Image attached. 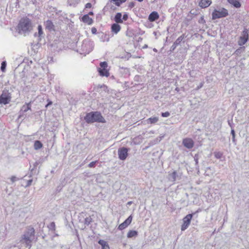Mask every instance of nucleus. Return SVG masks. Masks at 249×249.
<instances>
[{
    "label": "nucleus",
    "instance_id": "nucleus-45",
    "mask_svg": "<svg viewBox=\"0 0 249 249\" xmlns=\"http://www.w3.org/2000/svg\"><path fill=\"white\" fill-rule=\"evenodd\" d=\"M128 15L126 13L124 14L123 16V18H122L123 20H124V21H126L128 19Z\"/></svg>",
    "mask_w": 249,
    "mask_h": 249
},
{
    "label": "nucleus",
    "instance_id": "nucleus-51",
    "mask_svg": "<svg viewBox=\"0 0 249 249\" xmlns=\"http://www.w3.org/2000/svg\"><path fill=\"white\" fill-rule=\"evenodd\" d=\"M33 181V179H29L27 181V186H30L31 185V183Z\"/></svg>",
    "mask_w": 249,
    "mask_h": 249
},
{
    "label": "nucleus",
    "instance_id": "nucleus-46",
    "mask_svg": "<svg viewBox=\"0 0 249 249\" xmlns=\"http://www.w3.org/2000/svg\"><path fill=\"white\" fill-rule=\"evenodd\" d=\"M10 179L12 182H14L18 180V179L16 177L13 176L11 177Z\"/></svg>",
    "mask_w": 249,
    "mask_h": 249
},
{
    "label": "nucleus",
    "instance_id": "nucleus-38",
    "mask_svg": "<svg viewBox=\"0 0 249 249\" xmlns=\"http://www.w3.org/2000/svg\"><path fill=\"white\" fill-rule=\"evenodd\" d=\"M98 162V160H96L90 162L88 164V167L89 168H94L95 167L96 163Z\"/></svg>",
    "mask_w": 249,
    "mask_h": 249
},
{
    "label": "nucleus",
    "instance_id": "nucleus-35",
    "mask_svg": "<svg viewBox=\"0 0 249 249\" xmlns=\"http://www.w3.org/2000/svg\"><path fill=\"white\" fill-rule=\"evenodd\" d=\"M110 1L113 2L117 6H120L122 4L124 3L122 0H110Z\"/></svg>",
    "mask_w": 249,
    "mask_h": 249
},
{
    "label": "nucleus",
    "instance_id": "nucleus-53",
    "mask_svg": "<svg viewBox=\"0 0 249 249\" xmlns=\"http://www.w3.org/2000/svg\"><path fill=\"white\" fill-rule=\"evenodd\" d=\"M228 124L231 128H233L231 123L230 121H228Z\"/></svg>",
    "mask_w": 249,
    "mask_h": 249
},
{
    "label": "nucleus",
    "instance_id": "nucleus-43",
    "mask_svg": "<svg viewBox=\"0 0 249 249\" xmlns=\"http://www.w3.org/2000/svg\"><path fill=\"white\" fill-rule=\"evenodd\" d=\"M140 79H141V76L140 75H135L134 78V81H136V82H138L140 81Z\"/></svg>",
    "mask_w": 249,
    "mask_h": 249
},
{
    "label": "nucleus",
    "instance_id": "nucleus-21",
    "mask_svg": "<svg viewBox=\"0 0 249 249\" xmlns=\"http://www.w3.org/2000/svg\"><path fill=\"white\" fill-rule=\"evenodd\" d=\"M114 20L115 21V23H122L123 21L122 13L120 12L117 13L114 16Z\"/></svg>",
    "mask_w": 249,
    "mask_h": 249
},
{
    "label": "nucleus",
    "instance_id": "nucleus-61",
    "mask_svg": "<svg viewBox=\"0 0 249 249\" xmlns=\"http://www.w3.org/2000/svg\"><path fill=\"white\" fill-rule=\"evenodd\" d=\"M154 34H155V35H156L157 33L156 32H154Z\"/></svg>",
    "mask_w": 249,
    "mask_h": 249
},
{
    "label": "nucleus",
    "instance_id": "nucleus-16",
    "mask_svg": "<svg viewBox=\"0 0 249 249\" xmlns=\"http://www.w3.org/2000/svg\"><path fill=\"white\" fill-rule=\"evenodd\" d=\"M80 20L83 22L88 25H91L93 22V19L89 16V15H84Z\"/></svg>",
    "mask_w": 249,
    "mask_h": 249
},
{
    "label": "nucleus",
    "instance_id": "nucleus-54",
    "mask_svg": "<svg viewBox=\"0 0 249 249\" xmlns=\"http://www.w3.org/2000/svg\"><path fill=\"white\" fill-rule=\"evenodd\" d=\"M87 15H89H89H93V12L92 11H90L88 14Z\"/></svg>",
    "mask_w": 249,
    "mask_h": 249
},
{
    "label": "nucleus",
    "instance_id": "nucleus-9",
    "mask_svg": "<svg viewBox=\"0 0 249 249\" xmlns=\"http://www.w3.org/2000/svg\"><path fill=\"white\" fill-rule=\"evenodd\" d=\"M44 26L45 30L50 33L55 32L56 31L55 26L51 19H47V20L44 21Z\"/></svg>",
    "mask_w": 249,
    "mask_h": 249
},
{
    "label": "nucleus",
    "instance_id": "nucleus-15",
    "mask_svg": "<svg viewBox=\"0 0 249 249\" xmlns=\"http://www.w3.org/2000/svg\"><path fill=\"white\" fill-rule=\"evenodd\" d=\"M121 29V26L118 23H114L111 25V31L114 34H117Z\"/></svg>",
    "mask_w": 249,
    "mask_h": 249
},
{
    "label": "nucleus",
    "instance_id": "nucleus-20",
    "mask_svg": "<svg viewBox=\"0 0 249 249\" xmlns=\"http://www.w3.org/2000/svg\"><path fill=\"white\" fill-rule=\"evenodd\" d=\"M20 241L22 242L23 243H25L26 245V247L29 248V249H30L31 248L32 240L31 239V238H26L25 237V236L24 237H21Z\"/></svg>",
    "mask_w": 249,
    "mask_h": 249
},
{
    "label": "nucleus",
    "instance_id": "nucleus-44",
    "mask_svg": "<svg viewBox=\"0 0 249 249\" xmlns=\"http://www.w3.org/2000/svg\"><path fill=\"white\" fill-rule=\"evenodd\" d=\"M135 5V3L133 1L130 2L128 4V7L130 9L133 8Z\"/></svg>",
    "mask_w": 249,
    "mask_h": 249
},
{
    "label": "nucleus",
    "instance_id": "nucleus-60",
    "mask_svg": "<svg viewBox=\"0 0 249 249\" xmlns=\"http://www.w3.org/2000/svg\"><path fill=\"white\" fill-rule=\"evenodd\" d=\"M122 0L124 3L127 0Z\"/></svg>",
    "mask_w": 249,
    "mask_h": 249
},
{
    "label": "nucleus",
    "instance_id": "nucleus-48",
    "mask_svg": "<svg viewBox=\"0 0 249 249\" xmlns=\"http://www.w3.org/2000/svg\"><path fill=\"white\" fill-rule=\"evenodd\" d=\"M47 102H48V103L45 106V107L46 108L48 107L49 106H51V105H52V104H53L52 101H51V100H50L49 99L47 100Z\"/></svg>",
    "mask_w": 249,
    "mask_h": 249
},
{
    "label": "nucleus",
    "instance_id": "nucleus-12",
    "mask_svg": "<svg viewBox=\"0 0 249 249\" xmlns=\"http://www.w3.org/2000/svg\"><path fill=\"white\" fill-rule=\"evenodd\" d=\"M160 18V16L157 11L152 12L148 16V19L150 22H154L158 20Z\"/></svg>",
    "mask_w": 249,
    "mask_h": 249
},
{
    "label": "nucleus",
    "instance_id": "nucleus-17",
    "mask_svg": "<svg viewBox=\"0 0 249 249\" xmlns=\"http://www.w3.org/2000/svg\"><path fill=\"white\" fill-rule=\"evenodd\" d=\"M37 30H38V41L40 42L41 39L44 38L45 34L44 33L43 28L41 25H38L37 26Z\"/></svg>",
    "mask_w": 249,
    "mask_h": 249
},
{
    "label": "nucleus",
    "instance_id": "nucleus-19",
    "mask_svg": "<svg viewBox=\"0 0 249 249\" xmlns=\"http://www.w3.org/2000/svg\"><path fill=\"white\" fill-rule=\"evenodd\" d=\"M169 180L172 182H175L177 179L178 178V175L177 171H174L172 173L169 174Z\"/></svg>",
    "mask_w": 249,
    "mask_h": 249
},
{
    "label": "nucleus",
    "instance_id": "nucleus-13",
    "mask_svg": "<svg viewBox=\"0 0 249 249\" xmlns=\"http://www.w3.org/2000/svg\"><path fill=\"white\" fill-rule=\"evenodd\" d=\"M35 235V229L33 227H30L28 229L27 231L22 235V237H25L31 238L32 237H34Z\"/></svg>",
    "mask_w": 249,
    "mask_h": 249
},
{
    "label": "nucleus",
    "instance_id": "nucleus-27",
    "mask_svg": "<svg viewBox=\"0 0 249 249\" xmlns=\"http://www.w3.org/2000/svg\"><path fill=\"white\" fill-rule=\"evenodd\" d=\"M138 235V232L135 230H130L127 234V238H132L133 237H136Z\"/></svg>",
    "mask_w": 249,
    "mask_h": 249
},
{
    "label": "nucleus",
    "instance_id": "nucleus-36",
    "mask_svg": "<svg viewBox=\"0 0 249 249\" xmlns=\"http://www.w3.org/2000/svg\"><path fill=\"white\" fill-rule=\"evenodd\" d=\"M6 62L5 61H2L1 63L0 70L2 72H5L6 67Z\"/></svg>",
    "mask_w": 249,
    "mask_h": 249
},
{
    "label": "nucleus",
    "instance_id": "nucleus-34",
    "mask_svg": "<svg viewBox=\"0 0 249 249\" xmlns=\"http://www.w3.org/2000/svg\"><path fill=\"white\" fill-rule=\"evenodd\" d=\"M214 157L217 159H221L223 157V153L221 152H214Z\"/></svg>",
    "mask_w": 249,
    "mask_h": 249
},
{
    "label": "nucleus",
    "instance_id": "nucleus-41",
    "mask_svg": "<svg viewBox=\"0 0 249 249\" xmlns=\"http://www.w3.org/2000/svg\"><path fill=\"white\" fill-rule=\"evenodd\" d=\"M170 112L168 111H166L165 112H161V116L162 117H168L170 116Z\"/></svg>",
    "mask_w": 249,
    "mask_h": 249
},
{
    "label": "nucleus",
    "instance_id": "nucleus-57",
    "mask_svg": "<svg viewBox=\"0 0 249 249\" xmlns=\"http://www.w3.org/2000/svg\"><path fill=\"white\" fill-rule=\"evenodd\" d=\"M37 35H38V33H35L34 34V36L36 37V36H37Z\"/></svg>",
    "mask_w": 249,
    "mask_h": 249
},
{
    "label": "nucleus",
    "instance_id": "nucleus-23",
    "mask_svg": "<svg viewBox=\"0 0 249 249\" xmlns=\"http://www.w3.org/2000/svg\"><path fill=\"white\" fill-rule=\"evenodd\" d=\"M98 243L101 246V249H110L108 244L106 241L103 239H100L98 241Z\"/></svg>",
    "mask_w": 249,
    "mask_h": 249
},
{
    "label": "nucleus",
    "instance_id": "nucleus-39",
    "mask_svg": "<svg viewBox=\"0 0 249 249\" xmlns=\"http://www.w3.org/2000/svg\"><path fill=\"white\" fill-rule=\"evenodd\" d=\"M98 36L100 37V40L101 41H105V40L103 39V37H105L106 35H105L103 32H98Z\"/></svg>",
    "mask_w": 249,
    "mask_h": 249
},
{
    "label": "nucleus",
    "instance_id": "nucleus-40",
    "mask_svg": "<svg viewBox=\"0 0 249 249\" xmlns=\"http://www.w3.org/2000/svg\"><path fill=\"white\" fill-rule=\"evenodd\" d=\"M178 46V45L177 44H176L174 42L173 43V44L172 45V46L170 47V49L169 50V52L170 53H171L172 52H173L175 50V49L176 48V47Z\"/></svg>",
    "mask_w": 249,
    "mask_h": 249
},
{
    "label": "nucleus",
    "instance_id": "nucleus-52",
    "mask_svg": "<svg viewBox=\"0 0 249 249\" xmlns=\"http://www.w3.org/2000/svg\"><path fill=\"white\" fill-rule=\"evenodd\" d=\"M235 138V136H232V141L235 144H236V141Z\"/></svg>",
    "mask_w": 249,
    "mask_h": 249
},
{
    "label": "nucleus",
    "instance_id": "nucleus-56",
    "mask_svg": "<svg viewBox=\"0 0 249 249\" xmlns=\"http://www.w3.org/2000/svg\"><path fill=\"white\" fill-rule=\"evenodd\" d=\"M132 204V201H129L127 202V204L130 205Z\"/></svg>",
    "mask_w": 249,
    "mask_h": 249
},
{
    "label": "nucleus",
    "instance_id": "nucleus-33",
    "mask_svg": "<svg viewBox=\"0 0 249 249\" xmlns=\"http://www.w3.org/2000/svg\"><path fill=\"white\" fill-rule=\"evenodd\" d=\"M92 219L90 216H88L84 219V224L89 226L92 222Z\"/></svg>",
    "mask_w": 249,
    "mask_h": 249
},
{
    "label": "nucleus",
    "instance_id": "nucleus-59",
    "mask_svg": "<svg viewBox=\"0 0 249 249\" xmlns=\"http://www.w3.org/2000/svg\"><path fill=\"white\" fill-rule=\"evenodd\" d=\"M153 51L155 52H157V50L156 48L153 49Z\"/></svg>",
    "mask_w": 249,
    "mask_h": 249
},
{
    "label": "nucleus",
    "instance_id": "nucleus-29",
    "mask_svg": "<svg viewBox=\"0 0 249 249\" xmlns=\"http://www.w3.org/2000/svg\"><path fill=\"white\" fill-rule=\"evenodd\" d=\"M199 158H200V156L198 154H195L194 157V160L195 161L196 168V169H199L198 160L199 159Z\"/></svg>",
    "mask_w": 249,
    "mask_h": 249
},
{
    "label": "nucleus",
    "instance_id": "nucleus-6",
    "mask_svg": "<svg viewBox=\"0 0 249 249\" xmlns=\"http://www.w3.org/2000/svg\"><path fill=\"white\" fill-rule=\"evenodd\" d=\"M200 211V210H198L194 213L187 214L183 218V224H182L181 227V231H184L188 228L191 223V221L193 217Z\"/></svg>",
    "mask_w": 249,
    "mask_h": 249
},
{
    "label": "nucleus",
    "instance_id": "nucleus-25",
    "mask_svg": "<svg viewBox=\"0 0 249 249\" xmlns=\"http://www.w3.org/2000/svg\"><path fill=\"white\" fill-rule=\"evenodd\" d=\"M241 38H244L247 39V40L249 41V30L246 28H244L243 31L241 33V36H240Z\"/></svg>",
    "mask_w": 249,
    "mask_h": 249
},
{
    "label": "nucleus",
    "instance_id": "nucleus-32",
    "mask_svg": "<svg viewBox=\"0 0 249 249\" xmlns=\"http://www.w3.org/2000/svg\"><path fill=\"white\" fill-rule=\"evenodd\" d=\"M245 47H241L239 48L238 49H236L235 51L234 52V54H235L236 55H239L240 54L245 50Z\"/></svg>",
    "mask_w": 249,
    "mask_h": 249
},
{
    "label": "nucleus",
    "instance_id": "nucleus-8",
    "mask_svg": "<svg viewBox=\"0 0 249 249\" xmlns=\"http://www.w3.org/2000/svg\"><path fill=\"white\" fill-rule=\"evenodd\" d=\"M129 149L125 147H122L118 149V158L120 160H124L128 156Z\"/></svg>",
    "mask_w": 249,
    "mask_h": 249
},
{
    "label": "nucleus",
    "instance_id": "nucleus-49",
    "mask_svg": "<svg viewBox=\"0 0 249 249\" xmlns=\"http://www.w3.org/2000/svg\"><path fill=\"white\" fill-rule=\"evenodd\" d=\"M91 33L92 34H96L97 33V29L95 27H92L91 28Z\"/></svg>",
    "mask_w": 249,
    "mask_h": 249
},
{
    "label": "nucleus",
    "instance_id": "nucleus-58",
    "mask_svg": "<svg viewBox=\"0 0 249 249\" xmlns=\"http://www.w3.org/2000/svg\"><path fill=\"white\" fill-rule=\"evenodd\" d=\"M23 71H22V73H21V75H20V76L21 77H22V76H23Z\"/></svg>",
    "mask_w": 249,
    "mask_h": 249
},
{
    "label": "nucleus",
    "instance_id": "nucleus-26",
    "mask_svg": "<svg viewBox=\"0 0 249 249\" xmlns=\"http://www.w3.org/2000/svg\"><path fill=\"white\" fill-rule=\"evenodd\" d=\"M43 147V144L38 140H36L34 142V147L36 150H39Z\"/></svg>",
    "mask_w": 249,
    "mask_h": 249
},
{
    "label": "nucleus",
    "instance_id": "nucleus-11",
    "mask_svg": "<svg viewBox=\"0 0 249 249\" xmlns=\"http://www.w3.org/2000/svg\"><path fill=\"white\" fill-rule=\"evenodd\" d=\"M132 220V216L130 215L122 223L119 225L118 229L120 230H123L126 228L130 224Z\"/></svg>",
    "mask_w": 249,
    "mask_h": 249
},
{
    "label": "nucleus",
    "instance_id": "nucleus-24",
    "mask_svg": "<svg viewBox=\"0 0 249 249\" xmlns=\"http://www.w3.org/2000/svg\"><path fill=\"white\" fill-rule=\"evenodd\" d=\"M186 37H187V36H186L185 34H183L181 36H179L176 39V40L174 42V43L178 46L180 44L181 42H185L184 39Z\"/></svg>",
    "mask_w": 249,
    "mask_h": 249
},
{
    "label": "nucleus",
    "instance_id": "nucleus-47",
    "mask_svg": "<svg viewBox=\"0 0 249 249\" xmlns=\"http://www.w3.org/2000/svg\"><path fill=\"white\" fill-rule=\"evenodd\" d=\"M92 7V4L90 2H89V3H87L85 6V9H88V8H90L91 7Z\"/></svg>",
    "mask_w": 249,
    "mask_h": 249
},
{
    "label": "nucleus",
    "instance_id": "nucleus-63",
    "mask_svg": "<svg viewBox=\"0 0 249 249\" xmlns=\"http://www.w3.org/2000/svg\"><path fill=\"white\" fill-rule=\"evenodd\" d=\"M109 41V38H107V41Z\"/></svg>",
    "mask_w": 249,
    "mask_h": 249
},
{
    "label": "nucleus",
    "instance_id": "nucleus-50",
    "mask_svg": "<svg viewBox=\"0 0 249 249\" xmlns=\"http://www.w3.org/2000/svg\"><path fill=\"white\" fill-rule=\"evenodd\" d=\"M231 134L232 136H235V132L233 128H231Z\"/></svg>",
    "mask_w": 249,
    "mask_h": 249
},
{
    "label": "nucleus",
    "instance_id": "nucleus-5",
    "mask_svg": "<svg viewBox=\"0 0 249 249\" xmlns=\"http://www.w3.org/2000/svg\"><path fill=\"white\" fill-rule=\"evenodd\" d=\"M228 11L225 8L214 9L212 13V18L214 20L217 18H225L228 16Z\"/></svg>",
    "mask_w": 249,
    "mask_h": 249
},
{
    "label": "nucleus",
    "instance_id": "nucleus-4",
    "mask_svg": "<svg viewBox=\"0 0 249 249\" xmlns=\"http://www.w3.org/2000/svg\"><path fill=\"white\" fill-rule=\"evenodd\" d=\"M12 91L11 89L4 88L0 95V105H7L10 102Z\"/></svg>",
    "mask_w": 249,
    "mask_h": 249
},
{
    "label": "nucleus",
    "instance_id": "nucleus-64",
    "mask_svg": "<svg viewBox=\"0 0 249 249\" xmlns=\"http://www.w3.org/2000/svg\"><path fill=\"white\" fill-rule=\"evenodd\" d=\"M144 47H147V45H145V46H144Z\"/></svg>",
    "mask_w": 249,
    "mask_h": 249
},
{
    "label": "nucleus",
    "instance_id": "nucleus-18",
    "mask_svg": "<svg viewBox=\"0 0 249 249\" xmlns=\"http://www.w3.org/2000/svg\"><path fill=\"white\" fill-rule=\"evenodd\" d=\"M212 3L210 0H201L199 2V6L202 8H205L209 6Z\"/></svg>",
    "mask_w": 249,
    "mask_h": 249
},
{
    "label": "nucleus",
    "instance_id": "nucleus-10",
    "mask_svg": "<svg viewBox=\"0 0 249 249\" xmlns=\"http://www.w3.org/2000/svg\"><path fill=\"white\" fill-rule=\"evenodd\" d=\"M182 145L188 149H191L194 146V142L191 138H184L182 140Z\"/></svg>",
    "mask_w": 249,
    "mask_h": 249
},
{
    "label": "nucleus",
    "instance_id": "nucleus-14",
    "mask_svg": "<svg viewBox=\"0 0 249 249\" xmlns=\"http://www.w3.org/2000/svg\"><path fill=\"white\" fill-rule=\"evenodd\" d=\"M31 109V105L30 103L27 104L26 105H23L19 112V115L18 116V118H20L23 117V114L25 112H26L28 110Z\"/></svg>",
    "mask_w": 249,
    "mask_h": 249
},
{
    "label": "nucleus",
    "instance_id": "nucleus-31",
    "mask_svg": "<svg viewBox=\"0 0 249 249\" xmlns=\"http://www.w3.org/2000/svg\"><path fill=\"white\" fill-rule=\"evenodd\" d=\"M39 162L38 161H36L33 164V168L31 170V174L33 175V174H36V171L35 170V169L36 168V167L39 164Z\"/></svg>",
    "mask_w": 249,
    "mask_h": 249
},
{
    "label": "nucleus",
    "instance_id": "nucleus-3",
    "mask_svg": "<svg viewBox=\"0 0 249 249\" xmlns=\"http://www.w3.org/2000/svg\"><path fill=\"white\" fill-rule=\"evenodd\" d=\"M77 43V52L81 54L89 53L91 52L93 48V44L92 42H90L89 39L84 40L81 43Z\"/></svg>",
    "mask_w": 249,
    "mask_h": 249
},
{
    "label": "nucleus",
    "instance_id": "nucleus-30",
    "mask_svg": "<svg viewBox=\"0 0 249 249\" xmlns=\"http://www.w3.org/2000/svg\"><path fill=\"white\" fill-rule=\"evenodd\" d=\"M248 41V40H247V39L241 38L240 37L238 41V45L240 46H242L243 45H245Z\"/></svg>",
    "mask_w": 249,
    "mask_h": 249
},
{
    "label": "nucleus",
    "instance_id": "nucleus-2",
    "mask_svg": "<svg viewBox=\"0 0 249 249\" xmlns=\"http://www.w3.org/2000/svg\"><path fill=\"white\" fill-rule=\"evenodd\" d=\"M33 29L31 20L28 18H21L17 26V30L19 34H29Z\"/></svg>",
    "mask_w": 249,
    "mask_h": 249
},
{
    "label": "nucleus",
    "instance_id": "nucleus-22",
    "mask_svg": "<svg viewBox=\"0 0 249 249\" xmlns=\"http://www.w3.org/2000/svg\"><path fill=\"white\" fill-rule=\"evenodd\" d=\"M227 1L236 8H239L241 6V4L238 0H227Z\"/></svg>",
    "mask_w": 249,
    "mask_h": 249
},
{
    "label": "nucleus",
    "instance_id": "nucleus-55",
    "mask_svg": "<svg viewBox=\"0 0 249 249\" xmlns=\"http://www.w3.org/2000/svg\"><path fill=\"white\" fill-rule=\"evenodd\" d=\"M175 90L177 91V92H178L179 91V89L177 87L175 89Z\"/></svg>",
    "mask_w": 249,
    "mask_h": 249
},
{
    "label": "nucleus",
    "instance_id": "nucleus-42",
    "mask_svg": "<svg viewBox=\"0 0 249 249\" xmlns=\"http://www.w3.org/2000/svg\"><path fill=\"white\" fill-rule=\"evenodd\" d=\"M198 23L200 24H204L205 23V20L204 19V17L202 16L198 21Z\"/></svg>",
    "mask_w": 249,
    "mask_h": 249
},
{
    "label": "nucleus",
    "instance_id": "nucleus-28",
    "mask_svg": "<svg viewBox=\"0 0 249 249\" xmlns=\"http://www.w3.org/2000/svg\"><path fill=\"white\" fill-rule=\"evenodd\" d=\"M159 121V118L157 117H150L147 119L146 121L148 124H155Z\"/></svg>",
    "mask_w": 249,
    "mask_h": 249
},
{
    "label": "nucleus",
    "instance_id": "nucleus-62",
    "mask_svg": "<svg viewBox=\"0 0 249 249\" xmlns=\"http://www.w3.org/2000/svg\"><path fill=\"white\" fill-rule=\"evenodd\" d=\"M55 236H58V234H55Z\"/></svg>",
    "mask_w": 249,
    "mask_h": 249
},
{
    "label": "nucleus",
    "instance_id": "nucleus-1",
    "mask_svg": "<svg viewBox=\"0 0 249 249\" xmlns=\"http://www.w3.org/2000/svg\"><path fill=\"white\" fill-rule=\"evenodd\" d=\"M84 119L88 124H92L95 122L105 123L106 122L101 113L98 111L87 113Z\"/></svg>",
    "mask_w": 249,
    "mask_h": 249
},
{
    "label": "nucleus",
    "instance_id": "nucleus-37",
    "mask_svg": "<svg viewBox=\"0 0 249 249\" xmlns=\"http://www.w3.org/2000/svg\"><path fill=\"white\" fill-rule=\"evenodd\" d=\"M50 230L55 231V224L54 222H52L48 226Z\"/></svg>",
    "mask_w": 249,
    "mask_h": 249
},
{
    "label": "nucleus",
    "instance_id": "nucleus-7",
    "mask_svg": "<svg viewBox=\"0 0 249 249\" xmlns=\"http://www.w3.org/2000/svg\"><path fill=\"white\" fill-rule=\"evenodd\" d=\"M107 67V62L103 61L100 63V68H98V71L100 76L108 77L109 75Z\"/></svg>",
    "mask_w": 249,
    "mask_h": 249
}]
</instances>
